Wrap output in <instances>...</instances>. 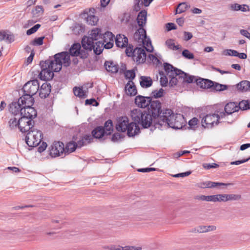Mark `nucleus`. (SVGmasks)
Here are the masks:
<instances>
[{
    "label": "nucleus",
    "mask_w": 250,
    "mask_h": 250,
    "mask_svg": "<svg viewBox=\"0 0 250 250\" xmlns=\"http://www.w3.org/2000/svg\"><path fill=\"white\" fill-rule=\"evenodd\" d=\"M19 119L13 117L11 118L9 121V126L11 128H14L17 126L19 127Z\"/></svg>",
    "instance_id": "47"
},
{
    "label": "nucleus",
    "mask_w": 250,
    "mask_h": 250,
    "mask_svg": "<svg viewBox=\"0 0 250 250\" xmlns=\"http://www.w3.org/2000/svg\"><path fill=\"white\" fill-rule=\"evenodd\" d=\"M125 53L127 56L131 57L134 62L138 63H143L146 60V54L144 48L136 47L129 44L126 48Z\"/></svg>",
    "instance_id": "4"
},
{
    "label": "nucleus",
    "mask_w": 250,
    "mask_h": 250,
    "mask_svg": "<svg viewBox=\"0 0 250 250\" xmlns=\"http://www.w3.org/2000/svg\"><path fill=\"white\" fill-rule=\"evenodd\" d=\"M215 196H216V202H226V194H215Z\"/></svg>",
    "instance_id": "56"
},
{
    "label": "nucleus",
    "mask_w": 250,
    "mask_h": 250,
    "mask_svg": "<svg viewBox=\"0 0 250 250\" xmlns=\"http://www.w3.org/2000/svg\"><path fill=\"white\" fill-rule=\"evenodd\" d=\"M238 110L240 109L242 110H246L250 108V102L248 101H242L237 104Z\"/></svg>",
    "instance_id": "43"
},
{
    "label": "nucleus",
    "mask_w": 250,
    "mask_h": 250,
    "mask_svg": "<svg viewBox=\"0 0 250 250\" xmlns=\"http://www.w3.org/2000/svg\"><path fill=\"white\" fill-rule=\"evenodd\" d=\"M160 75L161 76L160 78V83L162 86H165L168 83V78L167 76L163 75V72H160Z\"/></svg>",
    "instance_id": "55"
},
{
    "label": "nucleus",
    "mask_w": 250,
    "mask_h": 250,
    "mask_svg": "<svg viewBox=\"0 0 250 250\" xmlns=\"http://www.w3.org/2000/svg\"><path fill=\"white\" fill-rule=\"evenodd\" d=\"M115 44L118 47H127L128 45V39L124 35H117L115 38Z\"/></svg>",
    "instance_id": "24"
},
{
    "label": "nucleus",
    "mask_w": 250,
    "mask_h": 250,
    "mask_svg": "<svg viewBox=\"0 0 250 250\" xmlns=\"http://www.w3.org/2000/svg\"><path fill=\"white\" fill-rule=\"evenodd\" d=\"M49 151L52 158L65 156L64 145L62 142H54L49 147Z\"/></svg>",
    "instance_id": "9"
},
{
    "label": "nucleus",
    "mask_w": 250,
    "mask_h": 250,
    "mask_svg": "<svg viewBox=\"0 0 250 250\" xmlns=\"http://www.w3.org/2000/svg\"><path fill=\"white\" fill-rule=\"evenodd\" d=\"M146 38V30L142 27H140L134 34V40L138 42H141Z\"/></svg>",
    "instance_id": "25"
},
{
    "label": "nucleus",
    "mask_w": 250,
    "mask_h": 250,
    "mask_svg": "<svg viewBox=\"0 0 250 250\" xmlns=\"http://www.w3.org/2000/svg\"><path fill=\"white\" fill-rule=\"evenodd\" d=\"M240 33L243 36L250 39V33L247 30L241 29L240 30Z\"/></svg>",
    "instance_id": "64"
},
{
    "label": "nucleus",
    "mask_w": 250,
    "mask_h": 250,
    "mask_svg": "<svg viewBox=\"0 0 250 250\" xmlns=\"http://www.w3.org/2000/svg\"><path fill=\"white\" fill-rule=\"evenodd\" d=\"M241 5L238 3H232L229 5V8L231 10L234 11H237L240 10Z\"/></svg>",
    "instance_id": "58"
},
{
    "label": "nucleus",
    "mask_w": 250,
    "mask_h": 250,
    "mask_svg": "<svg viewBox=\"0 0 250 250\" xmlns=\"http://www.w3.org/2000/svg\"><path fill=\"white\" fill-rule=\"evenodd\" d=\"M92 46L93 48L91 49V50H93L94 53L97 55H100L103 51L104 48V43L101 41H98L92 43Z\"/></svg>",
    "instance_id": "31"
},
{
    "label": "nucleus",
    "mask_w": 250,
    "mask_h": 250,
    "mask_svg": "<svg viewBox=\"0 0 250 250\" xmlns=\"http://www.w3.org/2000/svg\"><path fill=\"white\" fill-rule=\"evenodd\" d=\"M164 93V90L163 88H160L159 90H153L151 94V97L155 98L162 97Z\"/></svg>",
    "instance_id": "46"
},
{
    "label": "nucleus",
    "mask_w": 250,
    "mask_h": 250,
    "mask_svg": "<svg viewBox=\"0 0 250 250\" xmlns=\"http://www.w3.org/2000/svg\"><path fill=\"white\" fill-rule=\"evenodd\" d=\"M166 28L167 30L169 31L176 29V26L174 23L169 22L166 24Z\"/></svg>",
    "instance_id": "63"
},
{
    "label": "nucleus",
    "mask_w": 250,
    "mask_h": 250,
    "mask_svg": "<svg viewBox=\"0 0 250 250\" xmlns=\"http://www.w3.org/2000/svg\"><path fill=\"white\" fill-rule=\"evenodd\" d=\"M44 38V37H41L39 38H35L30 42V44L34 46L41 45L43 44V41Z\"/></svg>",
    "instance_id": "51"
},
{
    "label": "nucleus",
    "mask_w": 250,
    "mask_h": 250,
    "mask_svg": "<svg viewBox=\"0 0 250 250\" xmlns=\"http://www.w3.org/2000/svg\"><path fill=\"white\" fill-rule=\"evenodd\" d=\"M174 114L173 111L170 109L162 110L160 112V115L158 116L157 121H156V125L162 126L164 124L167 125L168 120H170V117H172Z\"/></svg>",
    "instance_id": "12"
},
{
    "label": "nucleus",
    "mask_w": 250,
    "mask_h": 250,
    "mask_svg": "<svg viewBox=\"0 0 250 250\" xmlns=\"http://www.w3.org/2000/svg\"><path fill=\"white\" fill-rule=\"evenodd\" d=\"M182 55L185 58L188 59H193L194 58V55L193 53H190L188 49H185L183 51Z\"/></svg>",
    "instance_id": "52"
},
{
    "label": "nucleus",
    "mask_w": 250,
    "mask_h": 250,
    "mask_svg": "<svg viewBox=\"0 0 250 250\" xmlns=\"http://www.w3.org/2000/svg\"><path fill=\"white\" fill-rule=\"evenodd\" d=\"M152 80L149 77L141 76L140 77V83L143 88H147L152 84Z\"/></svg>",
    "instance_id": "32"
},
{
    "label": "nucleus",
    "mask_w": 250,
    "mask_h": 250,
    "mask_svg": "<svg viewBox=\"0 0 250 250\" xmlns=\"http://www.w3.org/2000/svg\"><path fill=\"white\" fill-rule=\"evenodd\" d=\"M141 42L143 43V46L145 47V49H146L147 51L149 52H151L153 51V46L149 38H147L146 37V39L144 40V41L142 42Z\"/></svg>",
    "instance_id": "40"
},
{
    "label": "nucleus",
    "mask_w": 250,
    "mask_h": 250,
    "mask_svg": "<svg viewBox=\"0 0 250 250\" xmlns=\"http://www.w3.org/2000/svg\"><path fill=\"white\" fill-rule=\"evenodd\" d=\"M219 165L215 163L212 164H205L203 165V167L206 169H209L211 168H217Z\"/></svg>",
    "instance_id": "59"
},
{
    "label": "nucleus",
    "mask_w": 250,
    "mask_h": 250,
    "mask_svg": "<svg viewBox=\"0 0 250 250\" xmlns=\"http://www.w3.org/2000/svg\"><path fill=\"white\" fill-rule=\"evenodd\" d=\"M37 111L32 106L23 107V112H21V116L26 117L29 120L37 116Z\"/></svg>",
    "instance_id": "23"
},
{
    "label": "nucleus",
    "mask_w": 250,
    "mask_h": 250,
    "mask_svg": "<svg viewBox=\"0 0 250 250\" xmlns=\"http://www.w3.org/2000/svg\"><path fill=\"white\" fill-rule=\"evenodd\" d=\"M104 66L108 72L116 73L118 71V65L114 64L113 62H105Z\"/></svg>",
    "instance_id": "35"
},
{
    "label": "nucleus",
    "mask_w": 250,
    "mask_h": 250,
    "mask_svg": "<svg viewBox=\"0 0 250 250\" xmlns=\"http://www.w3.org/2000/svg\"><path fill=\"white\" fill-rule=\"evenodd\" d=\"M241 196L238 194H226V202L229 201H237L241 198Z\"/></svg>",
    "instance_id": "45"
},
{
    "label": "nucleus",
    "mask_w": 250,
    "mask_h": 250,
    "mask_svg": "<svg viewBox=\"0 0 250 250\" xmlns=\"http://www.w3.org/2000/svg\"><path fill=\"white\" fill-rule=\"evenodd\" d=\"M18 100L19 102L22 104L23 107H29V106H32L34 103V99L33 96L26 93L24 94Z\"/></svg>",
    "instance_id": "20"
},
{
    "label": "nucleus",
    "mask_w": 250,
    "mask_h": 250,
    "mask_svg": "<svg viewBox=\"0 0 250 250\" xmlns=\"http://www.w3.org/2000/svg\"><path fill=\"white\" fill-rule=\"evenodd\" d=\"M130 116L133 123L140 125L144 128H148L153 124L156 126L157 118L150 112V111H142L140 109H134L130 112Z\"/></svg>",
    "instance_id": "2"
},
{
    "label": "nucleus",
    "mask_w": 250,
    "mask_h": 250,
    "mask_svg": "<svg viewBox=\"0 0 250 250\" xmlns=\"http://www.w3.org/2000/svg\"><path fill=\"white\" fill-rule=\"evenodd\" d=\"M102 34L100 28H95L92 29L88 37L84 36L82 40V45L83 49L91 50L93 48L92 43L94 41L101 39Z\"/></svg>",
    "instance_id": "5"
},
{
    "label": "nucleus",
    "mask_w": 250,
    "mask_h": 250,
    "mask_svg": "<svg viewBox=\"0 0 250 250\" xmlns=\"http://www.w3.org/2000/svg\"><path fill=\"white\" fill-rule=\"evenodd\" d=\"M125 89L126 94L131 96H135L137 93V89L132 81L128 82L125 86Z\"/></svg>",
    "instance_id": "27"
},
{
    "label": "nucleus",
    "mask_w": 250,
    "mask_h": 250,
    "mask_svg": "<svg viewBox=\"0 0 250 250\" xmlns=\"http://www.w3.org/2000/svg\"><path fill=\"white\" fill-rule=\"evenodd\" d=\"M23 107L19 100L17 102H12L9 105V111L15 115L20 114L21 116V112H23Z\"/></svg>",
    "instance_id": "19"
},
{
    "label": "nucleus",
    "mask_w": 250,
    "mask_h": 250,
    "mask_svg": "<svg viewBox=\"0 0 250 250\" xmlns=\"http://www.w3.org/2000/svg\"><path fill=\"white\" fill-rule=\"evenodd\" d=\"M224 54L226 56H235L238 55V52L232 49H226L224 51Z\"/></svg>",
    "instance_id": "53"
},
{
    "label": "nucleus",
    "mask_w": 250,
    "mask_h": 250,
    "mask_svg": "<svg viewBox=\"0 0 250 250\" xmlns=\"http://www.w3.org/2000/svg\"><path fill=\"white\" fill-rule=\"evenodd\" d=\"M198 119L193 118L188 122V125L191 127H194L197 124Z\"/></svg>",
    "instance_id": "62"
},
{
    "label": "nucleus",
    "mask_w": 250,
    "mask_h": 250,
    "mask_svg": "<svg viewBox=\"0 0 250 250\" xmlns=\"http://www.w3.org/2000/svg\"><path fill=\"white\" fill-rule=\"evenodd\" d=\"M34 121L26 117L21 116L19 118V128L21 132H25L32 129Z\"/></svg>",
    "instance_id": "14"
},
{
    "label": "nucleus",
    "mask_w": 250,
    "mask_h": 250,
    "mask_svg": "<svg viewBox=\"0 0 250 250\" xmlns=\"http://www.w3.org/2000/svg\"><path fill=\"white\" fill-rule=\"evenodd\" d=\"M42 136L43 134L40 130L31 129L26 135V143L29 147H36L41 143Z\"/></svg>",
    "instance_id": "6"
},
{
    "label": "nucleus",
    "mask_w": 250,
    "mask_h": 250,
    "mask_svg": "<svg viewBox=\"0 0 250 250\" xmlns=\"http://www.w3.org/2000/svg\"><path fill=\"white\" fill-rule=\"evenodd\" d=\"M225 113L221 112L219 114H207L204 116L202 120V125L205 128H211L215 124L217 125L218 124L219 119L223 118Z\"/></svg>",
    "instance_id": "7"
},
{
    "label": "nucleus",
    "mask_w": 250,
    "mask_h": 250,
    "mask_svg": "<svg viewBox=\"0 0 250 250\" xmlns=\"http://www.w3.org/2000/svg\"><path fill=\"white\" fill-rule=\"evenodd\" d=\"M77 147V144L76 142L71 141L68 143L64 147L65 148V155H67L70 153L74 151Z\"/></svg>",
    "instance_id": "37"
},
{
    "label": "nucleus",
    "mask_w": 250,
    "mask_h": 250,
    "mask_svg": "<svg viewBox=\"0 0 250 250\" xmlns=\"http://www.w3.org/2000/svg\"><path fill=\"white\" fill-rule=\"evenodd\" d=\"M81 48L79 43H74L69 49V55L72 56H79L80 54V49Z\"/></svg>",
    "instance_id": "36"
},
{
    "label": "nucleus",
    "mask_w": 250,
    "mask_h": 250,
    "mask_svg": "<svg viewBox=\"0 0 250 250\" xmlns=\"http://www.w3.org/2000/svg\"><path fill=\"white\" fill-rule=\"evenodd\" d=\"M85 104L93 105L97 106L99 105V103L95 99H90L85 100Z\"/></svg>",
    "instance_id": "57"
},
{
    "label": "nucleus",
    "mask_w": 250,
    "mask_h": 250,
    "mask_svg": "<svg viewBox=\"0 0 250 250\" xmlns=\"http://www.w3.org/2000/svg\"><path fill=\"white\" fill-rule=\"evenodd\" d=\"M73 92L76 96L80 98H84L86 96L82 88L75 87L73 88Z\"/></svg>",
    "instance_id": "42"
},
{
    "label": "nucleus",
    "mask_w": 250,
    "mask_h": 250,
    "mask_svg": "<svg viewBox=\"0 0 250 250\" xmlns=\"http://www.w3.org/2000/svg\"><path fill=\"white\" fill-rule=\"evenodd\" d=\"M81 50V48L80 49V54H79V56H80L82 58H86L88 56L87 51L88 50Z\"/></svg>",
    "instance_id": "60"
},
{
    "label": "nucleus",
    "mask_w": 250,
    "mask_h": 250,
    "mask_svg": "<svg viewBox=\"0 0 250 250\" xmlns=\"http://www.w3.org/2000/svg\"><path fill=\"white\" fill-rule=\"evenodd\" d=\"M149 105L150 107L147 110L150 111L154 117L157 119L158 116L160 115V112L162 110L161 102L159 100H151Z\"/></svg>",
    "instance_id": "17"
},
{
    "label": "nucleus",
    "mask_w": 250,
    "mask_h": 250,
    "mask_svg": "<svg viewBox=\"0 0 250 250\" xmlns=\"http://www.w3.org/2000/svg\"><path fill=\"white\" fill-rule=\"evenodd\" d=\"M225 112H223L224 113H225V115L223 116V118H228V116L229 115H231L232 117L231 121H227L229 123H231L233 121H234L236 118L237 116L235 115H234L233 114L238 111V108L237 106V103H234V102H230L228 103L225 106Z\"/></svg>",
    "instance_id": "13"
},
{
    "label": "nucleus",
    "mask_w": 250,
    "mask_h": 250,
    "mask_svg": "<svg viewBox=\"0 0 250 250\" xmlns=\"http://www.w3.org/2000/svg\"><path fill=\"white\" fill-rule=\"evenodd\" d=\"M114 35L112 32L107 31L102 34L101 39L102 42L104 43V48L110 49L113 46Z\"/></svg>",
    "instance_id": "16"
},
{
    "label": "nucleus",
    "mask_w": 250,
    "mask_h": 250,
    "mask_svg": "<svg viewBox=\"0 0 250 250\" xmlns=\"http://www.w3.org/2000/svg\"><path fill=\"white\" fill-rule=\"evenodd\" d=\"M228 85L222 84L213 81V83L210 84L209 89L212 92H218L224 91L228 89Z\"/></svg>",
    "instance_id": "29"
},
{
    "label": "nucleus",
    "mask_w": 250,
    "mask_h": 250,
    "mask_svg": "<svg viewBox=\"0 0 250 250\" xmlns=\"http://www.w3.org/2000/svg\"><path fill=\"white\" fill-rule=\"evenodd\" d=\"M165 44L170 50H177L181 48V45L179 44L175 45L174 40L171 39L167 40L165 42Z\"/></svg>",
    "instance_id": "38"
},
{
    "label": "nucleus",
    "mask_w": 250,
    "mask_h": 250,
    "mask_svg": "<svg viewBox=\"0 0 250 250\" xmlns=\"http://www.w3.org/2000/svg\"><path fill=\"white\" fill-rule=\"evenodd\" d=\"M195 82L198 86L204 89H209L210 84L213 83V81L210 80L201 78L196 79Z\"/></svg>",
    "instance_id": "26"
},
{
    "label": "nucleus",
    "mask_w": 250,
    "mask_h": 250,
    "mask_svg": "<svg viewBox=\"0 0 250 250\" xmlns=\"http://www.w3.org/2000/svg\"><path fill=\"white\" fill-rule=\"evenodd\" d=\"M177 72H175L174 74L179 75V79H181L183 82L187 83H192L195 82L196 78L193 76L188 75L187 73L184 72L181 70H176Z\"/></svg>",
    "instance_id": "21"
},
{
    "label": "nucleus",
    "mask_w": 250,
    "mask_h": 250,
    "mask_svg": "<svg viewBox=\"0 0 250 250\" xmlns=\"http://www.w3.org/2000/svg\"><path fill=\"white\" fill-rule=\"evenodd\" d=\"M237 88L242 92H246L250 90V82L242 81L237 84Z\"/></svg>",
    "instance_id": "33"
},
{
    "label": "nucleus",
    "mask_w": 250,
    "mask_h": 250,
    "mask_svg": "<svg viewBox=\"0 0 250 250\" xmlns=\"http://www.w3.org/2000/svg\"><path fill=\"white\" fill-rule=\"evenodd\" d=\"M40 27L41 25L40 24H37L35 25L34 26H33L32 28H30L27 31V35H30L35 33Z\"/></svg>",
    "instance_id": "54"
},
{
    "label": "nucleus",
    "mask_w": 250,
    "mask_h": 250,
    "mask_svg": "<svg viewBox=\"0 0 250 250\" xmlns=\"http://www.w3.org/2000/svg\"><path fill=\"white\" fill-rule=\"evenodd\" d=\"M62 63L65 66H68L70 63V56L67 52H62L56 54L53 57H50L49 59L42 61L43 66L44 64V66H47L56 72H59L61 70Z\"/></svg>",
    "instance_id": "1"
},
{
    "label": "nucleus",
    "mask_w": 250,
    "mask_h": 250,
    "mask_svg": "<svg viewBox=\"0 0 250 250\" xmlns=\"http://www.w3.org/2000/svg\"><path fill=\"white\" fill-rule=\"evenodd\" d=\"M207 188H213L217 186H228L229 185H232L231 183H219V182H214L211 181H207Z\"/></svg>",
    "instance_id": "41"
},
{
    "label": "nucleus",
    "mask_w": 250,
    "mask_h": 250,
    "mask_svg": "<svg viewBox=\"0 0 250 250\" xmlns=\"http://www.w3.org/2000/svg\"><path fill=\"white\" fill-rule=\"evenodd\" d=\"M51 86L47 83H43L39 88V93L40 97L42 99H45L48 97L51 92Z\"/></svg>",
    "instance_id": "22"
},
{
    "label": "nucleus",
    "mask_w": 250,
    "mask_h": 250,
    "mask_svg": "<svg viewBox=\"0 0 250 250\" xmlns=\"http://www.w3.org/2000/svg\"><path fill=\"white\" fill-rule=\"evenodd\" d=\"M93 138L90 135H86L83 136L81 140L78 141L77 147H81L90 143L92 141Z\"/></svg>",
    "instance_id": "34"
},
{
    "label": "nucleus",
    "mask_w": 250,
    "mask_h": 250,
    "mask_svg": "<svg viewBox=\"0 0 250 250\" xmlns=\"http://www.w3.org/2000/svg\"><path fill=\"white\" fill-rule=\"evenodd\" d=\"M105 134L104 127L99 126L96 127L92 131V136L96 139L102 138Z\"/></svg>",
    "instance_id": "30"
},
{
    "label": "nucleus",
    "mask_w": 250,
    "mask_h": 250,
    "mask_svg": "<svg viewBox=\"0 0 250 250\" xmlns=\"http://www.w3.org/2000/svg\"><path fill=\"white\" fill-rule=\"evenodd\" d=\"M151 100V97L138 95L135 99V103L138 107L145 108L150 105Z\"/></svg>",
    "instance_id": "18"
},
{
    "label": "nucleus",
    "mask_w": 250,
    "mask_h": 250,
    "mask_svg": "<svg viewBox=\"0 0 250 250\" xmlns=\"http://www.w3.org/2000/svg\"><path fill=\"white\" fill-rule=\"evenodd\" d=\"M187 7V5L186 3H180L176 10V14L178 13H182L185 11Z\"/></svg>",
    "instance_id": "50"
},
{
    "label": "nucleus",
    "mask_w": 250,
    "mask_h": 250,
    "mask_svg": "<svg viewBox=\"0 0 250 250\" xmlns=\"http://www.w3.org/2000/svg\"><path fill=\"white\" fill-rule=\"evenodd\" d=\"M99 19L97 17L94 15H89L88 16L87 18L86 19V21L87 23L88 24L91 25H95L98 22Z\"/></svg>",
    "instance_id": "44"
},
{
    "label": "nucleus",
    "mask_w": 250,
    "mask_h": 250,
    "mask_svg": "<svg viewBox=\"0 0 250 250\" xmlns=\"http://www.w3.org/2000/svg\"><path fill=\"white\" fill-rule=\"evenodd\" d=\"M104 128L105 130V133L106 135H110L113 129L112 121L111 120H108L104 123Z\"/></svg>",
    "instance_id": "39"
},
{
    "label": "nucleus",
    "mask_w": 250,
    "mask_h": 250,
    "mask_svg": "<svg viewBox=\"0 0 250 250\" xmlns=\"http://www.w3.org/2000/svg\"><path fill=\"white\" fill-rule=\"evenodd\" d=\"M40 84L37 79L33 80L27 82L23 86L22 90L24 93L33 96L39 91Z\"/></svg>",
    "instance_id": "11"
},
{
    "label": "nucleus",
    "mask_w": 250,
    "mask_h": 250,
    "mask_svg": "<svg viewBox=\"0 0 250 250\" xmlns=\"http://www.w3.org/2000/svg\"><path fill=\"white\" fill-rule=\"evenodd\" d=\"M205 226H199L192 229L190 232L193 233H205L206 231Z\"/></svg>",
    "instance_id": "49"
},
{
    "label": "nucleus",
    "mask_w": 250,
    "mask_h": 250,
    "mask_svg": "<svg viewBox=\"0 0 250 250\" xmlns=\"http://www.w3.org/2000/svg\"><path fill=\"white\" fill-rule=\"evenodd\" d=\"M186 122L183 115L175 114L172 117H170V120H168L167 125L171 128L179 129L185 125Z\"/></svg>",
    "instance_id": "10"
},
{
    "label": "nucleus",
    "mask_w": 250,
    "mask_h": 250,
    "mask_svg": "<svg viewBox=\"0 0 250 250\" xmlns=\"http://www.w3.org/2000/svg\"><path fill=\"white\" fill-rule=\"evenodd\" d=\"M43 65H44V64ZM40 66L41 71L39 74L40 79L45 81L51 80L54 77V71L47 66L46 67L43 66L42 64V61L40 62Z\"/></svg>",
    "instance_id": "15"
},
{
    "label": "nucleus",
    "mask_w": 250,
    "mask_h": 250,
    "mask_svg": "<svg viewBox=\"0 0 250 250\" xmlns=\"http://www.w3.org/2000/svg\"><path fill=\"white\" fill-rule=\"evenodd\" d=\"M146 11L142 10L139 12L137 17V22L138 25L142 28H143L145 25L146 21Z\"/></svg>",
    "instance_id": "28"
},
{
    "label": "nucleus",
    "mask_w": 250,
    "mask_h": 250,
    "mask_svg": "<svg viewBox=\"0 0 250 250\" xmlns=\"http://www.w3.org/2000/svg\"><path fill=\"white\" fill-rule=\"evenodd\" d=\"M125 77L126 79H129V81H132L135 77V73L133 70H127L125 72Z\"/></svg>",
    "instance_id": "48"
},
{
    "label": "nucleus",
    "mask_w": 250,
    "mask_h": 250,
    "mask_svg": "<svg viewBox=\"0 0 250 250\" xmlns=\"http://www.w3.org/2000/svg\"><path fill=\"white\" fill-rule=\"evenodd\" d=\"M8 43H11L14 41V37L13 35L7 34L5 33V40Z\"/></svg>",
    "instance_id": "61"
},
{
    "label": "nucleus",
    "mask_w": 250,
    "mask_h": 250,
    "mask_svg": "<svg viewBox=\"0 0 250 250\" xmlns=\"http://www.w3.org/2000/svg\"><path fill=\"white\" fill-rule=\"evenodd\" d=\"M164 68L166 74L170 79L169 86L172 87L176 85L178 82V78L179 79V75L174 74V72H177L176 70L179 69L167 62L164 63Z\"/></svg>",
    "instance_id": "8"
},
{
    "label": "nucleus",
    "mask_w": 250,
    "mask_h": 250,
    "mask_svg": "<svg viewBox=\"0 0 250 250\" xmlns=\"http://www.w3.org/2000/svg\"><path fill=\"white\" fill-rule=\"evenodd\" d=\"M116 129L117 131L125 132L127 131V135L133 137L138 133L140 128L136 123H129L128 118L126 116L120 117L117 119Z\"/></svg>",
    "instance_id": "3"
}]
</instances>
